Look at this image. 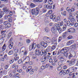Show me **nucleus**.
Segmentation results:
<instances>
[{
  "label": "nucleus",
  "mask_w": 78,
  "mask_h": 78,
  "mask_svg": "<svg viewBox=\"0 0 78 78\" xmlns=\"http://www.w3.org/2000/svg\"><path fill=\"white\" fill-rule=\"evenodd\" d=\"M51 31L53 34H55V35H56V33H57V31H58L60 33H62V29L59 27H53L51 28Z\"/></svg>",
  "instance_id": "nucleus-1"
},
{
  "label": "nucleus",
  "mask_w": 78,
  "mask_h": 78,
  "mask_svg": "<svg viewBox=\"0 0 78 78\" xmlns=\"http://www.w3.org/2000/svg\"><path fill=\"white\" fill-rule=\"evenodd\" d=\"M39 11H40V9H39L38 7H37L35 8V9H33L31 10V12L32 15L34 16H36L37 15H38Z\"/></svg>",
  "instance_id": "nucleus-2"
},
{
  "label": "nucleus",
  "mask_w": 78,
  "mask_h": 78,
  "mask_svg": "<svg viewBox=\"0 0 78 78\" xmlns=\"http://www.w3.org/2000/svg\"><path fill=\"white\" fill-rule=\"evenodd\" d=\"M76 59H73L70 61L69 60H67V63H69V66H73L76 63Z\"/></svg>",
  "instance_id": "nucleus-3"
},
{
  "label": "nucleus",
  "mask_w": 78,
  "mask_h": 78,
  "mask_svg": "<svg viewBox=\"0 0 78 78\" xmlns=\"http://www.w3.org/2000/svg\"><path fill=\"white\" fill-rule=\"evenodd\" d=\"M75 66H76V65L74 66L73 67L69 68V70L71 72V73L75 72L78 69V67Z\"/></svg>",
  "instance_id": "nucleus-4"
},
{
  "label": "nucleus",
  "mask_w": 78,
  "mask_h": 78,
  "mask_svg": "<svg viewBox=\"0 0 78 78\" xmlns=\"http://www.w3.org/2000/svg\"><path fill=\"white\" fill-rule=\"evenodd\" d=\"M3 24L4 25H5V26H6V28H9L11 26V24L8 22L7 21H5L4 22Z\"/></svg>",
  "instance_id": "nucleus-5"
},
{
  "label": "nucleus",
  "mask_w": 78,
  "mask_h": 78,
  "mask_svg": "<svg viewBox=\"0 0 78 78\" xmlns=\"http://www.w3.org/2000/svg\"><path fill=\"white\" fill-rule=\"evenodd\" d=\"M12 41V38H11L9 41V47L10 49H12L13 46V42Z\"/></svg>",
  "instance_id": "nucleus-6"
},
{
  "label": "nucleus",
  "mask_w": 78,
  "mask_h": 78,
  "mask_svg": "<svg viewBox=\"0 0 78 78\" xmlns=\"http://www.w3.org/2000/svg\"><path fill=\"white\" fill-rule=\"evenodd\" d=\"M30 72V73L31 75L33 74L34 72V69H32L31 67H28L27 70V72Z\"/></svg>",
  "instance_id": "nucleus-7"
},
{
  "label": "nucleus",
  "mask_w": 78,
  "mask_h": 78,
  "mask_svg": "<svg viewBox=\"0 0 78 78\" xmlns=\"http://www.w3.org/2000/svg\"><path fill=\"white\" fill-rule=\"evenodd\" d=\"M69 48L66 47L63 48L61 51V53H64L65 52H67V51H69Z\"/></svg>",
  "instance_id": "nucleus-8"
},
{
  "label": "nucleus",
  "mask_w": 78,
  "mask_h": 78,
  "mask_svg": "<svg viewBox=\"0 0 78 78\" xmlns=\"http://www.w3.org/2000/svg\"><path fill=\"white\" fill-rule=\"evenodd\" d=\"M2 10H3V12H4H4H5L6 14H8L9 13V9H7L6 7H5L2 9Z\"/></svg>",
  "instance_id": "nucleus-9"
},
{
  "label": "nucleus",
  "mask_w": 78,
  "mask_h": 78,
  "mask_svg": "<svg viewBox=\"0 0 78 78\" xmlns=\"http://www.w3.org/2000/svg\"><path fill=\"white\" fill-rule=\"evenodd\" d=\"M39 44L40 45L43 46L44 48H46L47 47V43H45L44 42H41Z\"/></svg>",
  "instance_id": "nucleus-10"
},
{
  "label": "nucleus",
  "mask_w": 78,
  "mask_h": 78,
  "mask_svg": "<svg viewBox=\"0 0 78 78\" xmlns=\"http://www.w3.org/2000/svg\"><path fill=\"white\" fill-rule=\"evenodd\" d=\"M36 47V43L33 44L32 46L30 45L29 46V49L31 50L33 49V48H35Z\"/></svg>",
  "instance_id": "nucleus-11"
},
{
  "label": "nucleus",
  "mask_w": 78,
  "mask_h": 78,
  "mask_svg": "<svg viewBox=\"0 0 78 78\" xmlns=\"http://www.w3.org/2000/svg\"><path fill=\"white\" fill-rule=\"evenodd\" d=\"M6 73V71H3V69H0V74L1 75H5Z\"/></svg>",
  "instance_id": "nucleus-12"
},
{
  "label": "nucleus",
  "mask_w": 78,
  "mask_h": 78,
  "mask_svg": "<svg viewBox=\"0 0 78 78\" xmlns=\"http://www.w3.org/2000/svg\"><path fill=\"white\" fill-rule=\"evenodd\" d=\"M67 31L68 33H75V29L72 28H69L68 30Z\"/></svg>",
  "instance_id": "nucleus-13"
},
{
  "label": "nucleus",
  "mask_w": 78,
  "mask_h": 78,
  "mask_svg": "<svg viewBox=\"0 0 78 78\" xmlns=\"http://www.w3.org/2000/svg\"><path fill=\"white\" fill-rule=\"evenodd\" d=\"M69 73H71V72L70 71L69 68L67 69L66 71V70L63 71V74L64 75H66V74H68Z\"/></svg>",
  "instance_id": "nucleus-14"
},
{
  "label": "nucleus",
  "mask_w": 78,
  "mask_h": 78,
  "mask_svg": "<svg viewBox=\"0 0 78 78\" xmlns=\"http://www.w3.org/2000/svg\"><path fill=\"white\" fill-rule=\"evenodd\" d=\"M51 42L53 44H56V42H57V38H56L55 37H53L52 39Z\"/></svg>",
  "instance_id": "nucleus-15"
},
{
  "label": "nucleus",
  "mask_w": 78,
  "mask_h": 78,
  "mask_svg": "<svg viewBox=\"0 0 78 78\" xmlns=\"http://www.w3.org/2000/svg\"><path fill=\"white\" fill-rule=\"evenodd\" d=\"M62 55H60L58 56V58L59 59H60V60L61 61H64L65 60L64 58H62Z\"/></svg>",
  "instance_id": "nucleus-16"
},
{
  "label": "nucleus",
  "mask_w": 78,
  "mask_h": 78,
  "mask_svg": "<svg viewBox=\"0 0 78 78\" xmlns=\"http://www.w3.org/2000/svg\"><path fill=\"white\" fill-rule=\"evenodd\" d=\"M3 15H4V12H3L2 9H0V19H2L3 17Z\"/></svg>",
  "instance_id": "nucleus-17"
},
{
  "label": "nucleus",
  "mask_w": 78,
  "mask_h": 78,
  "mask_svg": "<svg viewBox=\"0 0 78 78\" xmlns=\"http://www.w3.org/2000/svg\"><path fill=\"white\" fill-rule=\"evenodd\" d=\"M51 46H48L46 49L45 50L46 51V52H48V51H51Z\"/></svg>",
  "instance_id": "nucleus-18"
},
{
  "label": "nucleus",
  "mask_w": 78,
  "mask_h": 78,
  "mask_svg": "<svg viewBox=\"0 0 78 78\" xmlns=\"http://www.w3.org/2000/svg\"><path fill=\"white\" fill-rule=\"evenodd\" d=\"M6 30L3 31V30H2V31L1 33V34L4 37H5V36H6L5 33H6Z\"/></svg>",
  "instance_id": "nucleus-19"
},
{
  "label": "nucleus",
  "mask_w": 78,
  "mask_h": 78,
  "mask_svg": "<svg viewBox=\"0 0 78 78\" xmlns=\"http://www.w3.org/2000/svg\"><path fill=\"white\" fill-rule=\"evenodd\" d=\"M33 2L35 3H42L43 0H33Z\"/></svg>",
  "instance_id": "nucleus-20"
},
{
  "label": "nucleus",
  "mask_w": 78,
  "mask_h": 78,
  "mask_svg": "<svg viewBox=\"0 0 78 78\" xmlns=\"http://www.w3.org/2000/svg\"><path fill=\"white\" fill-rule=\"evenodd\" d=\"M53 14H51L50 16V19H52V20H55V18H56V16L54 15L53 16Z\"/></svg>",
  "instance_id": "nucleus-21"
},
{
  "label": "nucleus",
  "mask_w": 78,
  "mask_h": 78,
  "mask_svg": "<svg viewBox=\"0 0 78 78\" xmlns=\"http://www.w3.org/2000/svg\"><path fill=\"white\" fill-rule=\"evenodd\" d=\"M13 50L15 53H17L18 52V48L17 47H16L14 46L13 47Z\"/></svg>",
  "instance_id": "nucleus-22"
},
{
  "label": "nucleus",
  "mask_w": 78,
  "mask_h": 78,
  "mask_svg": "<svg viewBox=\"0 0 78 78\" xmlns=\"http://www.w3.org/2000/svg\"><path fill=\"white\" fill-rule=\"evenodd\" d=\"M35 53L36 55L39 56V55H40V52H39V50L37 49H36L35 50Z\"/></svg>",
  "instance_id": "nucleus-23"
},
{
  "label": "nucleus",
  "mask_w": 78,
  "mask_h": 78,
  "mask_svg": "<svg viewBox=\"0 0 78 78\" xmlns=\"http://www.w3.org/2000/svg\"><path fill=\"white\" fill-rule=\"evenodd\" d=\"M6 44H4L2 46V50L3 51H5V50H6Z\"/></svg>",
  "instance_id": "nucleus-24"
},
{
  "label": "nucleus",
  "mask_w": 78,
  "mask_h": 78,
  "mask_svg": "<svg viewBox=\"0 0 78 78\" xmlns=\"http://www.w3.org/2000/svg\"><path fill=\"white\" fill-rule=\"evenodd\" d=\"M46 8L47 9H51L52 8V6L51 5H50L48 4H47L46 5Z\"/></svg>",
  "instance_id": "nucleus-25"
},
{
  "label": "nucleus",
  "mask_w": 78,
  "mask_h": 78,
  "mask_svg": "<svg viewBox=\"0 0 78 78\" xmlns=\"http://www.w3.org/2000/svg\"><path fill=\"white\" fill-rule=\"evenodd\" d=\"M75 9L73 8H71V9H70L69 11V13H71L72 12H74L75 11Z\"/></svg>",
  "instance_id": "nucleus-26"
},
{
  "label": "nucleus",
  "mask_w": 78,
  "mask_h": 78,
  "mask_svg": "<svg viewBox=\"0 0 78 78\" xmlns=\"http://www.w3.org/2000/svg\"><path fill=\"white\" fill-rule=\"evenodd\" d=\"M44 52L45 51L44 50H41L40 52V55L41 56H42L43 55H44Z\"/></svg>",
  "instance_id": "nucleus-27"
},
{
  "label": "nucleus",
  "mask_w": 78,
  "mask_h": 78,
  "mask_svg": "<svg viewBox=\"0 0 78 78\" xmlns=\"http://www.w3.org/2000/svg\"><path fill=\"white\" fill-rule=\"evenodd\" d=\"M46 59H47L46 57H43L41 58V61L42 62H44V61H45Z\"/></svg>",
  "instance_id": "nucleus-28"
},
{
  "label": "nucleus",
  "mask_w": 78,
  "mask_h": 78,
  "mask_svg": "<svg viewBox=\"0 0 78 78\" xmlns=\"http://www.w3.org/2000/svg\"><path fill=\"white\" fill-rule=\"evenodd\" d=\"M53 0H48V3L49 5H52L53 4Z\"/></svg>",
  "instance_id": "nucleus-29"
},
{
  "label": "nucleus",
  "mask_w": 78,
  "mask_h": 78,
  "mask_svg": "<svg viewBox=\"0 0 78 78\" xmlns=\"http://www.w3.org/2000/svg\"><path fill=\"white\" fill-rule=\"evenodd\" d=\"M66 28H67V25L66 24H65L63 26V31H65L66 30Z\"/></svg>",
  "instance_id": "nucleus-30"
},
{
  "label": "nucleus",
  "mask_w": 78,
  "mask_h": 78,
  "mask_svg": "<svg viewBox=\"0 0 78 78\" xmlns=\"http://www.w3.org/2000/svg\"><path fill=\"white\" fill-rule=\"evenodd\" d=\"M45 30L46 33H48L50 31V29L48 27H46L45 29Z\"/></svg>",
  "instance_id": "nucleus-31"
},
{
  "label": "nucleus",
  "mask_w": 78,
  "mask_h": 78,
  "mask_svg": "<svg viewBox=\"0 0 78 78\" xmlns=\"http://www.w3.org/2000/svg\"><path fill=\"white\" fill-rule=\"evenodd\" d=\"M62 36L63 39H66V32L63 33V34L62 35Z\"/></svg>",
  "instance_id": "nucleus-32"
},
{
  "label": "nucleus",
  "mask_w": 78,
  "mask_h": 78,
  "mask_svg": "<svg viewBox=\"0 0 78 78\" xmlns=\"http://www.w3.org/2000/svg\"><path fill=\"white\" fill-rule=\"evenodd\" d=\"M30 6L32 8H34V7L36 6V5H35V4L34 3H31L30 4Z\"/></svg>",
  "instance_id": "nucleus-33"
},
{
  "label": "nucleus",
  "mask_w": 78,
  "mask_h": 78,
  "mask_svg": "<svg viewBox=\"0 0 78 78\" xmlns=\"http://www.w3.org/2000/svg\"><path fill=\"white\" fill-rule=\"evenodd\" d=\"M25 47H23L21 48L20 51H22V52H23L24 51H25Z\"/></svg>",
  "instance_id": "nucleus-34"
},
{
  "label": "nucleus",
  "mask_w": 78,
  "mask_h": 78,
  "mask_svg": "<svg viewBox=\"0 0 78 78\" xmlns=\"http://www.w3.org/2000/svg\"><path fill=\"white\" fill-rule=\"evenodd\" d=\"M24 60H26V61L29 62V61H30V57H27L24 59Z\"/></svg>",
  "instance_id": "nucleus-35"
},
{
  "label": "nucleus",
  "mask_w": 78,
  "mask_h": 78,
  "mask_svg": "<svg viewBox=\"0 0 78 78\" xmlns=\"http://www.w3.org/2000/svg\"><path fill=\"white\" fill-rule=\"evenodd\" d=\"M10 17L9 15H6L5 16V19H10V18L9 17Z\"/></svg>",
  "instance_id": "nucleus-36"
},
{
  "label": "nucleus",
  "mask_w": 78,
  "mask_h": 78,
  "mask_svg": "<svg viewBox=\"0 0 78 78\" xmlns=\"http://www.w3.org/2000/svg\"><path fill=\"white\" fill-rule=\"evenodd\" d=\"M63 55L65 57H67V56H68V53L67 52V51L64 53Z\"/></svg>",
  "instance_id": "nucleus-37"
},
{
  "label": "nucleus",
  "mask_w": 78,
  "mask_h": 78,
  "mask_svg": "<svg viewBox=\"0 0 78 78\" xmlns=\"http://www.w3.org/2000/svg\"><path fill=\"white\" fill-rule=\"evenodd\" d=\"M13 50H11L8 53L9 55H12V53H13Z\"/></svg>",
  "instance_id": "nucleus-38"
},
{
  "label": "nucleus",
  "mask_w": 78,
  "mask_h": 78,
  "mask_svg": "<svg viewBox=\"0 0 78 78\" xmlns=\"http://www.w3.org/2000/svg\"><path fill=\"white\" fill-rule=\"evenodd\" d=\"M4 28V26L3 25H0V29L3 30V28Z\"/></svg>",
  "instance_id": "nucleus-39"
},
{
  "label": "nucleus",
  "mask_w": 78,
  "mask_h": 78,
  "mask_svg": "<svg viewBox=\"0 0 78 78\" xmlns=\"http://www.w3.org/2000/svg\"><path fill=\"white\" fill-rule=\"evenodd\" d=\"M60 24V26H63V25L64 24V23L62 21H61L60 23H58V25H59Z\"/></svg>",
  "instance_id": "nucleus-40"
},
{
  "label": "nucleus",
  "mask_w": 78,
  "mask_h": 78,
  "mask_svg": "<svg viewBox=\"0 0 78 78\" xmlns=\"http://www.w3.org/2000/svg\"><path fill=\"white\" fill-rule=\"evenodd\" d=\"M73 18V16H72V14L70 13L69 14V19H72Z\"/></svg>",
  "instance_id": "nucleus-41"
},
{
  "label": "nucleus",
  "mask_w": 78,
  "mask_h": 78,
  "mask_svg": "<svg viewBox=\"0 0 78 78\" xmlns=\"http://www.w3.org/2000/svg\"><path fill=\"white\" fill-rule=\"evenodd\" d=\"M56 48V46L55 45H54L53 46H52L51 48V49L52 50H55V48Z\"/></svg>",
  "instance_id": "nucleus-42"
},
{
  "label": "nucleus",
  "mask_w": 78,
  "mask_h": 78,
  "mask_svg": "<svg viewBox=\"0 0 78 78\" xmlns=\"http://www.w3.org/2000/svg\"><path fill=\"white\" fill-rule=\"evenodd\" d=\"M67 25L68 27L70 25V22L69 21H68L67 22Z\"/></svg>",
  "instance_id": "nucleus-43"
},
{
  "label": "nucleus",
  "mask_w": 78,
  "mask_h": 78,
  "mask_svg": "<svg viewBox=\"0 0 78 78\" xmlns=\"http://www.w3.org/2000/svg\"><path fill=\"white\" fill-rule=\"evenodd\" d=\"M47 52H46V51H44L43 56L44 57L46 58L47 57Z\"/></svg>",
  "instance_id": "nucleus-44"
},
{
  "label": "nucleus",
  "mask_w": 78,
  "mask_h": 78,
  "mask_svg": "<svg viewBox=\"0 0 78 78\" xmlns=\"http://www.w3.org/2000/svg\"><path fill=\"white\" fill-rule=\"evenodd\" d=\"M12 34V32H10L9 34H8V38H9L11 36V34Z\"/></svg>",
  "instance_id": "nucleus-45"
},
{
  "label": "nucleus",
  "mask_w": 78,
  "mask_h": 78,
  "mask_svg": "<svg viewBox=\"0 0 78 78\" xmlns=\"http://www.w3.org/2000/svg\"><path fill=\"white\" fill-rule=\"evenodd\" d=\"M59 20H60V17H59V16H58L55 19V21H56V22H57V21H59Z\"/></svg>",
  "instance_id": "nucleus-46"
},
{
  "label": "nucleus",
  "mask_w": 78,
  "mask_h": 78,
  "mask_svg": "<svg viewBox=\"0 0 78 78\" xmlns=\"http://www.w3.org/2000/svg\"><path fill=\"white\" fill-rule=\"evenodd\" d=\"M47 11V9L45 8H44L43 9V12L44 13L46 11Z\"/></svg>",
  "instance_id": "nucleus-47"
},
{
  "label": "nucleus",
  "mask_w": 78,
  "mask_h": 78,
  "mask_svg": "<svg viewBox=\"0 0 78 78\" xmlns=\"http://www.w3.org/2000/svg\"><path fill=\"white\" fill-rule=\"evenodd\" d=\"M5 52L3 51L0 52V56H3L4 55Z\"/></svg>",
  "instance_id": "nucleus-48"
},
{
  "label": "nucleus",
  "mask_w": 78,
  "mask_h": 78,
  "mask_svg": "<svg viewBox=\"0 0 78 78\" xmlns=\"http://www.w3.org/2000/svg\"><path fill=\"white\" fill-rule=\"evenodd\" d=\"M19 57H15L14 58V60L15 61H17V60L19 59Z\"/></svg>",
  "instance_id": "nucleus-49"
},
{
  "label": "nucleus",
  "mask_w": 78,
  "mask_h": 78,
  "mask_svg": "<svg viewBox=\"0 0 78 78\" xmlns=\"http://www.w3.org/2000/svg\"><path fill=\"white\" fill-rule=\"evenodd\" d=\"M22 59H20L18 60V64H21V63H22Z\"/></svg>",
  "instance_id": "nucleus-50"
},
{
  "label": "nucleus",
  "mask_w": 78,
  "mask_h": 78,
  "mask_svg": "<svg viewBox=\"0 0 78 78\" xmlns=\"http://www.w3.org/2000/svg\"><path fill=\"white\" fill-rule=\"evenodd\" d=\"M57 54V51H53V55L54 56L55 55H56Z\"/></svg>",
  "instance_id": "nucleus-51"
},
{
  "label": "nucleus",
  "mask_w": 78,
  "mask_h": 78,
  "mask_svg": "<svg viewBox=\"0 0 78 78\" xmlns=\"http://www.w3.org/2000/svg\"><path fill=\"white\" fill-rule=\"evenodd\" d=\"M68 39H72L73 38V37L72 36H69L68 37Z\"/></svg>",
  "instance_id": "nucleus-52"
},
{
  "label": "nucleus",
  "mask_w": 78,
  "mask_h": 78,
  "mask_svg": "<svg viewBox=\"0 0 78 78\" xmlns=\"http://www.w3.org/2000/svg\"><path fill=\"white\" fill-rule=\"evenodd\" d=\"M62 64V63L61 62H58V65L59 66H61Z\"/></svg>",
  "instance_id": "nucleus-53"
},
{
  "label": "nucleus",
  "mask_w": 78,
  "mask_h": 78,
  "mask_svg": "<svg viewBox=\"0 0 78 78\" xmlns=\"http://www.w3.org/2000/svg\"><path fill=\"white\" fill-rule=\"evenodd\" d=\"M13 62H14V59H12L10 60L9 61V62H10V64H12V63H13Z\"/></svg>",
  "instance_id": "nucleus-54"
},
{
  "label": "nucleus",
  "mask_w": 78,
  "mask_h": 78,
  "mask_svg": "<svg viewBox=\"0 0 78 78\" xmlns=\"http://www.w3.org/2000/svg\"><path fill=\"white\" fill-rule=\"evenodd\" d=\"M36 55L33 54V57H32L33 59H36Z\"/></svg>",
  "instance_id": "nucleus-55"
},
{
  "label": "nucleus",
  "mask_w": 78,
  "mask_h": 78,
  "mask_svg": "<svg viewBox=\"0 0 78 78\" xmlns=\"http://www.w3.org/2000/svg\"><path fill=\"white\" fill-rule=\"evenodd\" d=\"M62 39V37H60L58 38V42H59L61 41V39Z\"/></svg>",
  "instance_id": "nucleus-56"
},
{
  "label": "nucleus",
  "mask_w": 78,
  "mask_h": 78,
  "mask_svg": "<svg viewBox=\"0 0 78 78\" xmlns=\"http://www.w3.org/2000/svg\"><path fill=\"white\" fill-rule=\"evenodd\" d=\"M71 22H75V19H74V18H71Z\"/></svg>",
  "instance_id": "nucleus-57"
},
{
  "label": "nucleus",
  "mask_w": 78,
  "mask_h": 78,
  "mask_svg": "<svg viewBox=\"0 0 78 78\" xmlns=\"http://www.w3.org/2000/svg\"><path fill=\"white\" fill-rule=\"evenodd\" d=\"M61 69H62V67L61 66L58 67L57 68V69L58 70H61Z\"/></svg>",
  "instance_id": "nucleus-58"
},
{
  "label": "nucleus",
  "mask_w": 78,
  "mask_h": 78,
  "mask_svg": "<svg viewBox=\"0 0 78 78\" xmlns=\"http://www.w3.org/2000/svg\"><path fill=\"white\" fill-rule=\"evenodd\" d=\"M73 56V55L72 54H70V55H69V56L68 57V59H70V58L71 57H72Z\"/></svg>",
  "instance_id": "nucleus-59"
},
{
  "label": "nucleus",
  "mask_w": 78,
  "mask_h": 78,
  "mask_svg": "<svg viewBox=\"0 0 78 78\" xmlns=\"http://www.w3.org/2000/svg\"><path fill=\"white\" fill-rule=\"evenodd\" d=\"M52 10H50L48 11V13H49L50 14H51V13H52Z\"/></svg>",
  "instance_id": "nucleus-60"
},
{
  "label": "nucleus",
  "mask_w": 78,
  "mask_h": 78,
  "mask_svg": "<svg viewBox=\"0 0 78 78\" xmlns=\"http://www.w3.org/2000/svg\"><path fill=\"white\" fill-rule=\"evenodd\" d=\"M1 1H3L5 3H7L8 2V0H0Z\"/></svg>",
  "instance_id": "nucleus-61"
},
{
  "label": "nucleus",
  "mask_w": 78,
  "mask_h": 78,
  "mask_svg": "<svg viewBox=\"0 0 78 78\" xmlns=\"http://www.w3.org/2000/svg\"><path fill=\"white\" fill-rule=\"evenodd\" d=\"M63 71L64 70H62L60 71L59 72V74L60 75H62Z\"/></svg>",
  "instance_id": "nucleus-62"
},
{
  "label": "nucleus",
  "mask_w": 78,
  "mask_h": 78,
  "mask_svg": "<svg viewBox=\"0 0 78 78\" xmlns=\"http://www.w3.org/2000/svg\"><path fill=\"white\" fill-rule=\"evenodd\" d=\"M3 39H0V44H2L3 43Z\"/></svg>",
  "instance_id": "nucleus-63"
},
{
  "label": "nucleus",
  "mask_w": 78,
  "mask_h": 78,
  "mask_svg": "<svg viewBox=\"0 0 78 78\" xmlns=\"http://www.w3.org/2000/svg\"><path fill=\"white\" fill-rule=\"evenodd\" d=\"M19 45H20V46H22V45H23V43L22 42L19 43Z\"/></svg>",
  "instance_id": "nucleus-64"
}]
</instances>
